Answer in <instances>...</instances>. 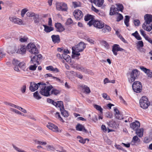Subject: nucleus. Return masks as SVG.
Instances as JSON below:
<instances>
[{"mask_svg":"<svg viewBox=\"0 0 152 152\" xmlns=\"http://www.w3.org/2000/svg\"><path fill=\"white\" fill-rule=\"evenodd\" d=\"M59 91L56 89H52L51 91V94L57 95L59 94Z\"/></svg>","mask_w":152,"mask_h":152,"instance_id":"obj_56","label":"nucleus"},{"mask_svg":"<svg viewBox=\"0 0 152 152\" xmlns=\"http://www.w3.org/2000/svg\"><path fill=\"white\" fill-rule=\"evenodd\" d=\"M31 64H33V65H31L29 67V69L31 70H36V68L37 66V64L35 63H31Z\"/></svg>","mask_w":152,"mask_h":152,"instance_id":"obj_43","label":"nucleus"},{"mask_svg":"<svg viewBox=\"0 0 152 152\" xmlns=\"http://www.w3.org/2000/svg\"><path fill=\"white\" fill-rule=\"evenodd\" d=\"M140 141V139L137 135L133 137L132 141L134 143L139 142Z\"/></svg>","mask_w":152,"mask_h":152,"instance_id":"obj_50","label":"nucleus"},{"mask_svg":"<svg viewBox=\"0 0 152 152\" xmlns=\"http://www.w3.org/2000/svg\"><path fill=\"white\" fill-rule=\"evenodd\" d=\"M145 21L142 25V28L147 31H150L152 29V15L146 14L144 15Z\"/></svg>","mask_w":152,"mask_h":152,"instance_id":"obj_1","label":"nucleus"},{"mask_svg":"<svg viewBox=\"0 0 152 152\" xmlns=\"http://www.w3.org/2000/svg\"><path fill=\"white\" fill-rule=\"evenodd\" d=\"M72 65V67L76 69L77 70L80 71L85 72L86 69L84 68L83 67L80 66L79 65L77 64H74Z\"/></svg>","mask_w":152,"mask_h":152,"instance_id":"obj_23","label":"nucleus"},{"mask_svg":"<svg viewBox=\"0 0 152 152\" xmlns=\"http://www.w3.org/2000/svg\"><path fill=\"white\" fill-rule=\"evenodd\" d=\"M28 38L26 37H23L20 39L19 40L21 42H25L27 41Z\"/></svg>","mask_w":152,"mask_h":152,"instance_id":"obj_60","label":"nucleus"},{"mask_svg":"<svg viewBox=\"0 0 152 152\" xmlns=\"http://www.w3.org/2000/svg\"><path fill=\"white\" fill-rule=\"evenodd\" d=\"M55 27L56 28V31H57L62 32L63 31L64 29L63 27L60 23H57L55 24Z\"/></svg>","mask_w":152,"mask_h":152,"instance_id":"obj_24","label":"nucleus"},{"mask_svg":"<svg viewBox=\"0 0 152 152\" xmlns=\"http://www.w3.org/2000/svg\"><path fill=\"white\" fill-rule=\"evenodd\" d=\"M137 46L138 47H142L143 46V43L142 41H140L138 42Z\"/></svg>","mask_w":152,"mask_h":152,"instance_id":"obj_57","label":"nucleus"},{"mask_svg":"<svg viewBox=\"0 0 152 152\" xmlns=\"http://www.w3.org/2000/svg\"><path fill=\"white\" fill-rule=\"evenodd\" d=\"M41 83H36L34 82L30 83V86L29 87V89L31 92H34L38 89L39 88H40V85Z\"/></svg>","mask_w":152,"mask_h":152,"instance_id":"obj_9","label":"nucleus"},{"mask_svg":"<svg viewBox=\"0 0 152 152\" xmlns=\"http://www.w3.org/2000/svg\"><path fill=\"white\" fill-rule=\"evenodd\" d=\"M47 127L50 129L54 132H58V128L56 125L52 123H48L47 125Z\"/></svg>","mask_w":152,"mask_h":152,"instance_id":"obj_17","label":"nucleus"},{"mask_svg":"<svg viewBox=\"0 0 152 152\" xmlns=\"http://www.w3.org/2000/svg\"><path fill=\"white\" fill-rule=\"evenodd\" d=\"M93 16L91 15H88L85 16L84 20L86 21H89L88 23V24L90 26L93 25V23L94 21Z\"/></svg>","mask_w":152,"mask_h":152,"instance_id":"obj_13","label":"nucleus"},{"mask_svg":"<svg viewBox=\"0 0 152 152\" xmlns=\"http://www.w3.org/2000/svg\"><path fill=\"white\" fill-rule=\"evenodd\" d=\"M140 68L146 74L148 77H152V71H151L143 66L140 67Z\"/></svg>","mask_w":152,"mask_h":152,"instance_id":"obj_15","label":"nucleus"},{"mask_svg":"<svg viewBox=\"0 0 152 152\" xmlns=\"http://www.w3.org/2000/svg\"><path fill=\"white\" fill-rule=\"evenodd\" d=\"M123 18V16L120 14H119L117 18V21H119L121 20H122Z\"/></svg>","mask_w":152,"mask_h":152,"instance_id":"obj_63","label":"nucleus"},{"mask_svg":"<svg viewBox=\"0 0 152 152\" xmlns=\"http://www.w3.org/2000/svg\"><path fill=\"white\" fill-rule=\"evenodd\" d=\"M62 57L67 62L70 63L71 64H72L71 58L69 55L66 53H64L62 54Z\"/></svg>","mask_w":152,"mask_h":152,"instance_id":"obj_26","label":"nucleus"},{"mask_svg":"<svg viewBox=\"0 0 152 152\" xmlns=\"http://www.w3.org/2000/svg\"><path fill=\"white\" fill-rule=\"evenodd\" d=\"M124 49L119 47V45L117 44H114L112 48V51L113 54L115 56L117 54V52L123 50Z\"/></svg>","mask_w":152,"mask_h":152,"instance_id":"obj_16","label":"nucleus"},{"mask_svg":"<svg viewBox=\"0 0 152 152\" xmlns=\"http://www.w3.org/2000/svg\"><path fill=\"white\" fill-rule=\"evenodd\" d=\"M83 89L85 90V91L86 94H89L90 92L89 88L86 86H83Z\"/></svg>","mask_w":152,"mask_h":152,"instance_id":"obj_47","label":"nucleus"},{"mask_svg":"<svg viewBox=\"0 0 152 152\" xmlns=\"http://www.w3.org/2000/svg\"><path fill=\"white\" fill-rule=\"evenodd\" d=\"M101 129L104 132H107V130L106 126L104 125L102 126Z\"/></svg>","mask_w":152,"mask_h":152,"instance_id":"obj_64","label":"nucleus"},{"mask_svg":"<svg viewBox=\"0 0 152 152\" xmlns=\"http://www.w3.org/2000/svg\"><path fill=\"white\" fill-rule=\"evenodd\" d=\"M26 89V85H24L22 86L21 88L20 91L23 93H24L25 92Z\"/></svg>","mask_w":152,"mask_h":152,"instance_id":"obj_59","label":"nucleus"},{"mask_svg":"<svg viewBox=\"0 0 152 152\" xmlns=\"http://www.w3.org/2000/svg\"><path fill=\"white\" fill-rule=\"evenodd\" d=\"M132 87L134 91L137 93L141 92L142 89L141 83L138 81L134 82L132 84Z\"/></svg>","mask_w":152,"mask_h":152,"instance_id":"obj_5","label":"nucleus"},{"mask_svg":"<svg viewBox=\"0 0 152 152\" xmlns=\"http://www.w3.org/2000/svg\"><path fill=\"white\" fill-rule=\"evenodd\" d=\"M35 13L34 12H28L27 13L26 15L28 17H33L34 15H35Z\"/></svg>","mask_w":152,"mask_h":152,"instance_id":"obj_61","label":"nucleus"},{"mask_svg":"<svg viewBox=\"0 0 152 152\" xmlns=\"http://www.w3.org/2000/svg\"><path fill=\"white\" fill-rule=\"evenodd\" d=\"M40 93L42 95L48 96L50 95V91L52 88L51 85L46 86L45 83H42L40 85Z\"/></svg>","mask_w":152,"mask_h":152,"instance_id":"obj_3","label":"nucleus"},{"mask_svg":"<svg viewBox=\"0 0 152 152\" xmlns=\"http://www.w3.org/2000/svg\"><path fill=\"white\" fill-rule=\"evenodd\" d=\"M140 32L141 34L144 37L145 39L148 37L145 34V32L142 29H140Z\"/></svg>","mask_w":152,"mask_h":152,"instance_id":"obj_58","label":"nucleus"},{"mask_svg":"<svg viewBox=\"0 0 152 152\" xmlns=\"http://www.w3.org/2000/svg\"><path fill=\"white\" fill-rule=\"evenodd\" d=\"M42 55L39 54L35 55L31 58L30 63H35L37 64H39V61L42 59Z\"/></svg>","mask_w":152,"mask_h":152,"instance_id":"obj_11","label":"nucleus"},{"mask_svg":"<svg viewBox=\"0 0 152 152\" xmlns=\"http://www.w3.org/2000/svg\"><path fill=\"white\" fill-rule=\"evenodd\" d=\"M28 51L31 53L36 54L38 53L39 51L35 45L32 43L28 44L27 46Z\"/></svg>","mask_w":152,"mask_h":152,"instance_id":"obj_7","label":"nucleus"},{"mask_svg":"<svg viewBox=\"0 0 152 152\" xmlns=\"http://www.w3.org/2000/svg\"><path fill=\"white\" fill-rule=\"evenodd\" d=\"M51 38L53 41L54 43H59L60 42V38L58 35H53L52 36Z\"/></svg>","mask_w":152,"mask_h":152,"instance_id":"obj_25","label":"nucleus"},{"mask_svg":"<svg viewBox=\"0 0 152 152\" xmlns=\"http://www.w3.org/2000/svg\"><path fill=\"white\" fill-rule=\"evenodd\" d=\"M10 20L12 22L17 24L19 25H22L23 24V22L21 20L15 17H9Z\"/></svg>","mask_w":152,"mask_h":152,"instance_id":"obj_18","label":"nucleus"},{"mask_svg":"<svg viewBox=\"0 0 152 152\" xmlns=\"http://www.w3.org/2000/svg\"><path fill=\"white\" fill-rule=\"evenodd\" d=\"M132 35L134 36L137 39L140 40L142 38L137 31L132 34Z\"/></svg>","mask_w":152,"mask_h":152,"instance_id":"obj_34","label":"nucleus"},{"mask_svg":"<svg viewBox=\"0 0 152 152\" xmlns=\"http://www.w3.org/2000/svg\"><path fill=\"white\" fill-rule=\"evenodd\" d=\"M116 6L117 8V9H118V10H120L121 11H122V10H123L124 7L123 5L122 4H116Z\"/></svg>","mask_w":152,"mask_h":152,"instance_id":"obj_52","label":"nucleus"},{"mask_svg":"<svg viewBox=\"0 0 152 152\" xmlns=\"http://www.w3.org/2000/svg\"><path fill=\"white\" fill-rule=\"evenodd\" d=\"M140 104L141 107L143 109H146L150 105V103L148 98L144 96L140 99Z\"/></svg>","mask_w":152,"mask_h":152,"instance_id":"obj_4","label":"nucleus"},{"mask_svg":"<svg viewBox=\"0 0 152 152\" xmlns=\"http://www.w3.org/2000/svg\"><path fill=\"white\" fill-rule=\"evenodd\" d=\"M10 110L11 111L14 112L16 114H18L22 116L24 115L22 113H21L18 110L15 109L11 108H10Z\"/></svg>","mask_w":152,"mask_h":152,"instance_id":"obj_44","label":"nucleus"},{"mask_svg":"<svg viewBox=\"0 0 152 152\" xmlns=\"http://www.w3.org/2000/svg\"><path fill=\"white\" fill-rule=\"evenodd\" d=\"M13 147H14V149L16 151H18V152H26V151H24L23 150H22L21 149H20V148H19L15 146H14Z\"/></svg>","mask_w":152,"mask_h":152,"instance_id":"obj_62","label":"nucleus"},{"mask_svg":"<svg viewBox=\"0 0 152 152\" xmlns=\"http://www.w3.org/2000/svg\"><path fill=\"white\" fill-rule=\"evenodd\" d=\"M56 9L59 11H66L67 10V4L64 2L56 3Z\"/></svg>","mask_w":152,"mask_h":152,"instance_id":"obj_8","label":"nucleus"},{"mask_svg":"<svg viewBox=\"0 0 152 152\" xmlns=\"http://www.w3.org/2000/svg\"><path fill=\"white\" fill-rule=\"evenodd\" d=\"M129 16L126 15L125 16V18L124 20V23L126 26L128 27L129 26Z\"/></svg>","mask_w":152,"mask_h":152,"instance_id":"obj_45","label":"nucleus"},{"mask_svg":"<svg viewBox=\"0 0 152 152\" xmlns=\"http://www.w3.org/2000/svg\"><path fill=\"white\" fill-rule=\"evenodd\" d=\"M44 27L45 31L46 32H49L53 30V28L50 26H48L45 25H44Z\"/></svg>","mask_w":152,"mask_h":152,"instance_id":"obj_36","label":"nucleus"},{"mask_svg":"<svg viewBox=\"0 0 152 152\" xmlns=\"http://www.w3.org/2000/svg\"><path fill=\"white\" fill-rule=\"evenodd\" d=\"M33 96L34 98L37 100L40 99L42 98L38 91H36L34 93Z\"/></svg>","mask_w":152,"mask_h":152,"instance_id":"obj_38","label":"nucleus"},{"mask_svg":"<svg viewBox=\"0 0 152 152\" xmlns=\"http://www.w3.org/2000/svg\"><path fill=\"white\" fill-rule=\"evenodd\" d=\"M143 129L140 128L136 130V133L139 137H141L143 135Z\"/></svg>","mask_w":152,"mask_h":152,"instance_id":"obj_31","label":"nucleus"},{"mask_svg":"<svg viewBox=\"0 0 152 152\" xmlns=\"http://www.w3.org/2000/svg\"><path fill=\"white\" fill-rule=\"evenodd\" d=\"M73 23V21L72 20L71 18H69L66 23V24L67 25H69L72 24Z\"/></svg>","mask_w":152,"mask_h":152,"instance_id":"obj_54","label":"nucleus"},{"mask_svg":"<svg viewBox=\"0 0 152 152\" xmlns=\"http://www.w3.org/2000/svg\"><path fill=\"white\" fill-rule=\"evenodd\" d=\"M86 47L85 44L82 42H80L75 47L72 48V53L74 57H78L80 55L79 52L82 51Z\"/></svg>","mask_w":152,"mask_h":152,"instance_id":"obj_2","label":"nucleus"},{"mask_svg":"<svg viewBox=\"0 0 152 152\" xmlns=\"http://www.w3.org/2000/svg\"><path fill=\"white\" fill-rule=\"evenodd\" d=\"M17 48L15 45L10 46L8 48V52L10 54H13L15 53H17Z\"/></svg>","mask_w":152,"mask_h":152,"instance_id":"obj_14","label":"nucleus"},{"mask_svg":"<svg viewBox=\"0 0 152 152\" xmlns=\"http://www.w3.org/2000/svg\"><path fill=\"white\" fill-rule=\"evenodd\" d=\"M139 74V72L136 69L133 70L130 74V77H128L129 82L131 83L134 82Z\"/></svg>","mask_w":152,"mask_h":152,"instance_id":"obj_6","label":"nucleus"},{"mask_svg":"<svg viewBox=\"0 0 152 152\" xmlns=\"http://www.w3.org/2000/svg\"><path fill=\"white\" fill-rule=\"evenodd\" d=\"M53 105L55 106L56 107H59L60 109V108H64V105L63 102L61 101H58L57 102H55Z\"/></svg>","mask_w":152,"mask_h":152,"instance_id":"obj_29","label":"nucleus"},{"mask_svg":"<svg viewBox=\"0 0 152 152\" xmlns=\"http://www.w3.org/2000/svg\"><path fill=\"white\" fill-rule=\"evenodd\" d=\"M61 113L64 117H66L68 116L69 114L68 112L64 109V107L60 108Z\"/></svg>","mask_w":152,"mask_h":152,"instance_id":"obj_33","label":"nucleus"},{"mask_svg":"<svg viewBox=\"0 0 152 152\" xmlns=\"http://www.w3.org/2000/svg\"><path fill=\"white\" fill-rule=\"evenodd\" d=\"M70 73L73 75L74 76L77 77L80 79H82L83 77L82 75L79 72L71 71L70 72Z\"/></svg>","mask_w":152,"mask_h":152,"instance_id":"obj_30","label":"nucleus"},{"mask_svg":"<svg viewBox=\"0 0 152 152\" xmlns=\"http://www.w3.org/2000/svg\"><path fill=\"white\" fill-rule=\"evenodd\" d=\"M117 10V8L113 6H112L110 8V15H113L116 13Z\"/></svg>","mask_w":152,"mask_h":152,"instance_id":"obj_32","label":"nucleus"},{"mask_svg":"<svg viewBox=\"0 0 152 152\" xmlns=\"http://www.w3.org/2000/svg\"><path fill=\"white\" fill-rule=\"evenodd\" d=\"M33 19L35 23H37L38 22L39 19V15L37 14H35V15L33 16Z\"/></svg>","mask_w":152,"mask_h":152,"instance_id":"obj_53","label":"nucleus"},{"mask_svg":"<svg viewBox=\"0 0 152 152\" xmlns=\"http://www.w3.org/2000/svg\"><path fill=\"white\" fill-rule=\"evenodd\" d=\"M53 78L56 80V81L59 82L60 83L63 84L64 83V80L63 78L62 77H61L60 78L56 77H53Z\"/></svg>","mask_w":152,"mask_h":152,"instance_id":"obj_41","label":"nucleus"},{"mask_svg":"<svg viewBox=\"0 0 152 152\" xmlns=\"http://www.w3.org/2000/svg\"><path fill=\"white\" fill-rule=\"evenodd\" d=\"M74 15L76 20H79L83 17V14L81 11L77 10L74 11Z\"/></svg>","mask_w":152,"mask_h":152,"instance_id":"obj_12","label":"nucleus"},{"mask_svg":"<svg viewBox=\"0 0 152 152\" xmlns=\"http://www.w3.org/2000/svg\"><path fill=\"white\" fill-rule=\"evenodd\" d=\"M140 126V123L137 121H136L134 122L131 123L130 124V127L132 129L137 130Z\"/></svg>","mask_w":152,"mask_h":152,"instance_id":"obj_20","label":"nucleus"},{"mask_svg":"<svg viewBox=\"0 0 152 152\" xmlns=\"http://www.w3.org/2000/svg\"><path fill=\"white\" fill-rule=\"evenodd\" d=\"M102 97L107 100H111V99L110 98L109 96L106 93H103L102 94Z\"/></svg>","mask_w":152,"mask_h":152,"instance_id":"obj_51","label":"nucleus"},{"mask_svg":"<svg viewBox=\"0 0 152 152\" xmlns=\"http://www.w3.org/2000/svg\"><path fill=\"white\" fill-rule=\"evenodd\" d=\"M114 111L115 112L114 115L115 118L119 120H121L123 119L122 115L117 108H115Z\"/></svg>","mask_w":152,"mask_h":152,"instance_id":"obj_19","label":"nucleus"},{"mask_svg":"<svg viewBox=\"0 0 152 152\" xmlns=\"http://www.w3.org/2000/svg\"><path fill=\"white\" fill-rule=\"evenodd\" d=\"M26 51V47L24 46H21L20 48H18L17 53L20 54H23Z\"/></svg>","mask_w":152,"mask_h":152,"instance_id":"obj_27","label":"nucleus"},{"mask_svg":"<svg viewBox=\"0 0 152 152\" xmlns=\"http://www.w3.org/2000/svg\"><path fill=\"white\" fill-rule=\"evenodd\" d=\"M111 28L108 26H106L102 29V31L104 33L108 32L111 30Z\"/></svg>","mask_w":152,"mask_h":152,"instance_id":"obj_37","label":"nucleus"},{"mask_svg":"<svg viewBox=\"0 0 152 152\" xmlns=\"http://www.w3.org/2000/svg\"><path fill=\"white\" fill-rule=\"evenodd\" d=\"M72 5L74 8L80 7L81 6V3L79 1H73L72 2Z\"/></svg>","mask_w":152,"mask_h":152,"instance_id":"obj_42","label":"nucleus"},{"mask_svg":"<svg viewBox=\"0 0 152 152\" xmlns=\"http://www.w3.org/2000/svg\"><path fill=\"white\" fill-rule=\"evenodd\" d=\"M21 68L23 70L25 71L26 69V64L24 62H19V64L18 65V67Z\"/></svg>","mask_w":152,"mask_h":152,"instance_id":"obj_35","label":"nucleus"},{"mask_svg":"<svg viewBox=\"0 0 152 152\" xmlns=\"http://www.w3.org/2000/svg\"><path fill=\"white\" fill-rule=\"evenodd\" d=\"M101 43L102 45H103L106 48H108L109 47V45L108 43L105 41L102 40L101 41Z\"/></svg>","mask_w":152,"mask_h":152,"instance_id":"obj_49","label":"nucleus"},{"mask_svg":"<svg viewBox=\"0 0 152 152\" xmlns=\"http://www.w3.org/2000/svg\"><path fill=\"white\" fill-rule=\"evenodd\" d=\"M35 143L37 144L44 145H46L47 144V143L45 142H43L38 140H35Z\"/></svg>","mask_w":152,"mask_h":152,"instance_id":"obj_46","label":"nucleus"},{"mask_svg":"<svg viewBox=\"0 0 152 152\" xmlns=\"http://www.w3.org/2000/svg\"><path fill=\"white\" fill-rule=\"evenodd\" d=\"M19 62L20 61L16 59H14L12 61L13 64L15 66L14 67V69L15 71L17 72L20 71L18 67Z\"/></svg>","mask_w":152,"mask_h":152,"instance_id":"obj_21","label":"nucleus"},{"mask_svg":"<svg viewBox=\"0 0 152 152\" xmlns=\"http://www.w3.org/2000/svg\"><path fill=\"white\" fill-rule=\"evenodd\" d=\"M94 107L97 110L100 111L101 112H102L103 109L100 106L96 104L94 105Z\"/></svg>","mask_w":152,"mask_h":152,"instance_id":"obj_55","label":"nucleus"},{"mask_svg":"<svg viewBox=\"0 0 152 152\" xmlns=\"http://www.w3.org/2000/svg\"><path fill=\"white\" fill-rule=\"evenodd\" d=\"M104 3V0H94V3L98 7L102 6Z\"/></svg>","mask_w":152,"mask_h":152,"instance_id":"obj_28","label":"nucleus"},{"mask_svg":"<svg viewBox=\"0 0 152 152\" xmlns=\"http://www.w3.org/2000/svg\"><path fill=\"white\" fill-rule=\"evenodd\" d=\"M77 139H78L79 141L81 143L84 144L86 142V140H87L88 141H89V140L88 139H85L84 140L80 136H78L77 137Z\"/></svg>","mask_w":152,"mask_h":152,"instance_id":"obj_39","label":"nucleus"},{"mask_svg":"<svg viewBox=\"0 0 152 152\" xmlns=\"http://www.w3.org/2000/svg\"><path fill=\"white\" fill-rule=\"evenodd\" d=\"M46 149L48 151H54L56 150L53 146L50 145H48L46 146Z\"/></svg>","mask_w":152,"mask_h":152,"instance_id":"obj_40","label":"nucleus"},{"mask_svg":"<svg viewBox=\"0 0 152 152\" xmlns=\"http://www.w3.org/2000/svg\"><path fill=\"white\" fill-rule=\"evenodd\" d=\"M152 140V138L149 136L148 137H146L144 139V142L146 143H148Z\"/></svg>","mask_w":152,"mask_h":152,"instance_id":"obj_48","label":"nucleus"},{"mask_svg":"<svg viewBox=\"0 0 152 152\" xmlns=\"http://www.w3.org/2000/svg\"><path fill=\"white\" fill-rule=\"evenodd\" d=\"M76 129L79 131H82L83 132L87 133V130L85 129L84 126L82 124H78L76 127Z\"/></svg>","mask_w":152,"mask_h":152,"instance_id":"obj_22","label":"nucleus"},{"mask_svg":"<svg viewBox=\"0 0 152 152\" xmlns=\"http://www.w3.org/2000/svg\"><path fill=\"white\" fill-rule=\"evenodd\" d=\"M93 24L95 27L98 28H102L104 27V23L101 20H95L93 23Z\"/></svg>","mask_w":152,"mask_h":152,"instance_id":"obj_10","label":"nucleus"}]
</instances>
